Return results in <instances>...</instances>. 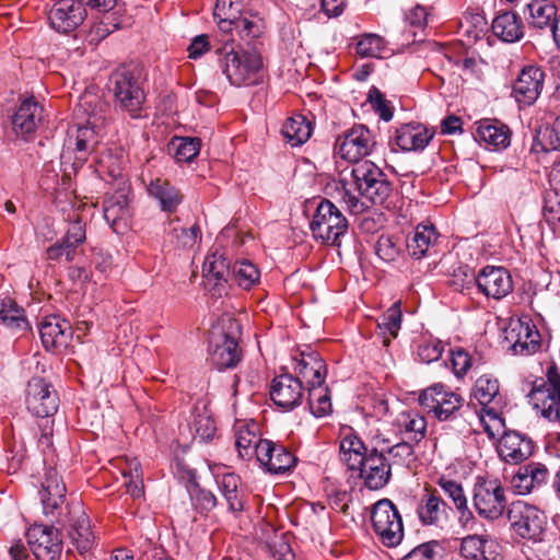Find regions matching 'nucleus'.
Listing matches in <instances>:
<instances>
[{"label": "nucleus", "instance_id": "79ce46f5", "mask_svg": "<svg viewBox=\"0 0 560 560\" xmlns=\"http://www.w3.org/2000/svg\"><path fill=\"white\" fill-rule=\"evenodd\" d=\"M219 487L231 512L238 513L245 509L247 495L236 475L226 474L222 476Z\"/></svg>", "mask_w": 560, "mask_h": 560}, {"label": "nucleus", "instance_id": "2eb2a0df", "mask_svg": "<svg viewBox=\"0 0 560 560\" xmlns=\"http://www.w3.org/2000/svg\"><path fill=\"white\" fill-rule=\"evenodd\" d=\"M26 406L36 417L47 419L58 410L59 397L50 383L42 377H33L27 384Z\"/></svg>", "mask_w": 560, "mask_h": 560}, {"label": "nucleus", "instance_id": "6e6552de", "mask_svg": "<svg viewBox=\"0 0 560 560\" xmlns=\"http://www.w3.org/2000/svg\"><path fill=\"white\" fill-rule=\"evenodd\" d=\"M371 521L383 545L389 548L399 545L404 526L399 512L390 500L382 499L374 504Z\"/></svg>", "mask_w": 560, "mask_h": 560}, {"label": "nucleus", "instance_id": "4d7b16f0", "mask_svg": "<svg viewBox=\"0 0 560 560\" xmlns=\"http://www.w3.org/2000/svg\"><path fill=\"white\" fill-rule=\"evenodd\" d=\"M488 22L480 13L465 14L460 21V28L467 34L469 38L479 39L486 33Z\"/></svg>", "mask_w": 560, "mask_h": 560}, {"label": "nucleus", "instance_id": "e433bc0d", "mask_svg": "<svg viewBox=\"0 0 560 560\" xmlns=\"http://www.w3.org/2000/svg\"><path fill=\"white\" fill-rule=\"evenodd\" d=\"M557 12V0H530L524 11L528 25L535 28L550 27Z\"/></svg>", "mask_w": 560, "mask_h": 560}, {"label": "nucleus", "instance_id": "473e14b6", "mask_svg": "<svg viewBox=\"0 0 560 560\" xmlns=\"http://www.w3.org/2000/svg\"><path fill=\"white\" fill-rule=\"evenodd\" d=\"M438 240L439 233L433 224L420 223L406 241L407 252L411 257L421 259L430 255V250L436 245Z\"/></svg>", "mask_w": 560, "mask_h": 560}, {"label": "nucleus", "instance_id": "4be33fe9", "mask_svg": "<svg viewBox=\"0 0 560 560\" xmlns=\"http://www.w3.org/2000/svg\"><path fill=\"white\" fill-rule=\"evenodd\" d=\"M497 451L502 460L518 464L526 460L534 452V442L518 431H506L500 438Z\"/></svg>", "mask_w": 560, "mask_h": 560}, {"label": "nucleus", "instance_id": "8fccbe9b", "mask_svg": "<svg viewBox=\"0 0 560 560\" xmlns=\"http://www.w3.org/2000/svg\"><path fill=\"white\" fill-rule=\"evenodd\" d=\"M191 429L195 431L196 438L198 436L201 441H209L214 436L217 428L212 415L206 406L195 408Z\"/></svg>", "mask_w": 560, "mask_h": 560}, {"label": "nucleus", "instance_id": "f3484780", "mask_svg": "<svg viewBox=\"0 0 560 560\" xmlns=\"http://www.w3.org/2000/svg\"><path fill=\"white\" fill-rule=\"evenodd\" d=\"M474 280L481 293L494 300L505 298L514 288L511 273L503 267L487 266Z\"/></svg>", "mask_w": 560, "mask_h": 560}, {"label": "nucleus", "instance_id": "c9c22d12", "mask_svg": "<svg viewBox=\"0 0 560 560\" xmlns=\"http://www.w3.org/2000/svg\"><path fill=\"white\" fill-rule=\"evenodd\" d=\"M476 138L495 150L505 149L511 142V130L497 119H483L478 122Z\"/></svg>", "mask_w": 560, "mask_h": 560}, {"label": "nucleus", "instance_id": "4c0bfd02", "mask_svg": "<svg viewBox=\"0 0 560 560\" xmlns=\"http://www.w3.org/2000/svg\"><path fill=\"white\" fill-rule=\"evenodd\" d=\"M368 455L364 443L351 429L343 433L340 441V458L349 469L360 468Z\"/></svg>", "mask_w": 560, "mask_h": 560}, {"label": "nucleus", "instance_id": "338daca9", "mask_svg": "<svg viewBox=\"0 0 560 560\" xmlns=\"http://www.w3.org/2000/svg\"><path fill=\"white\" fill-rule=\"evenodd\" d=\"M388 454L392 458L396 459L397 464H406L413 456V446L411 441H404L393 445L388 450Z\"/></svg>", "mask_w": 560, "mask_h": 560}, {"label": "nucleus", "instance_id": "dca6fc26", "mask_svg": "<svg viewBox=\"0 0 560 560\" xmlns=\"http://www.w3.org/2000/svg\"><path fill=\"white\" fill-rule=\"evenodd\" d=\"M66 491V485L58 471L55 468L47 469L40 491V500L44 514L50 516L51 521L58 524L65 523L60 518L63 509L69 510L68 505L63 506Z\"/></svg>", "mask_w": 560, "mask_h": 560}, {"label": "nucleus", "instance_id": "09e8293b", "mask_svg": "<svg viewBox=\"0 0 560 560\" xmlns=\"http://www.w3.org/2000/svg\"><path fill=\"white\" fill-rule=\"evenodd\" d=\"M499 382L497 378L489 374H483L477 378L472 396L479 405L487 407L490 404L498 405L499 398Z\"/></svg>", "mask_w": 560, "mask_h": 560}, {"label": "nucleus", "instance_id": "4468645a", "mask_svg": "<svg viewBox=\"0 0 560 560\" xmlns=\"http://www.w3.org/2000/svg\"><path fill=\"white\" fill-rule=\"evenodd\" d=\"M548 383L535 387L529 399L535 409L539 410L550 421L560 420V373L556 366L547 372Z\"/></svg>", "mask_w": 560, "mask_h": 560}, {"label": "nucleus", "instance_id": "de8ad7c7", "mask_svg": "<svg viewBox=\"0 0 560 560\" xmlns=\"http://www.w3.org/2000/svg\"><path fill=\"white\" fill-rule=\"evenodd\" d=\"M0 322L12 330H27L28 328L24 310L10 298H5L1 302Z\"/></svg>", "mask_w": 560, "mask_h": 560}, {"label": "nucleus", "instance_id": "5701e85b", "mask_svg": "<svg viewBox=\"0 0 560 560\" xmlns=\"http://www.w3.org/2000/svg\"><path fill=\"white\" fill-rule=\"evenodd\" d=\"M545 81L544 71L534 66L525 67L513 84V96L516 102L532 105L540 95Z\"/></svg>", "mask_w": 560, "mask_h": 560}, {"label": "nucleus", "instance_id": "680f3d73", "mask_svg": "<svg viewBox=\"0 0 560 560\" xmlns=\"http://www.w3.org/2000/svg\"><path fill=\"white\" fill-rule=\"evenodd\" d=\"M375 250L381 259L393 261L398 257L400 248L390 236L382 235L376 243Z\"/></svg>", "mask_w": 560, "mask_h": 560}, {"label": "nucleus", "instance_id": "39448f33", "mask_svg": "<svg viewBox=\"0 0 560 560\" xmlns=\"http://www.w3.org/2000/svg\"><path fill=\"white\" fill-rule=\"evenodd\" d=\"M375 145L374 133L365 125L359 124L337 137L335 154L357 165L373 152Z\"/></svg>", "mask_w": 560, "mask_h": 560}, {"label": "nucleus", "instance_id": "c756f323", "mask_svg": "<svg viewBox=\"0 0 560 560\" xmlns=\"http://www.w3.org/2000/svg\"><path fill=\"white\" fill-rule=\"evenodd\" d=\"M43 110V106L34 97L25 98L12 117L13 131L27 139L42 121Z\"/></svg>", "mask_w": 560, "mask_h": 560}, {"label": "nucleus", "instance_id": "f03ea898", "mask_svg": "<svg viewBox=\"0 0 560 560\" xmlns=\"http://www.w3.org/2000/svg\"><path fill=\"white\" fill-rule=\"evenodd\" d=\"M218 67L235 86L254 85L264 79L262 57L256 49H235L233 40H225L214 50Z\"/></svg>", "mask_w": 560, "mask_h": 560}, {"label": "nucleus", "instance_id": "5fc2aeb1", "mask_svg": "<svg viewBox=\"0 0 560 560\" xmlns=\"http://www.w3.org/2000/svg\"><path fill=\"white\" fill-rule=\"evenodd\" d=\"M177 162H191L199 153L201 142L198 138H175L172 141Z\"/></svg>", "mask_w": 560, "mask_h": 560}, {"label": "nucleus", "instance_id": "0e129e2a", "mask_svg": "<svg viewBox=\"0 0 560 560\" xmlns=\"http://www.w3.org/2000/svg\"><path fill=\"white\" fill-rule=\"evenodd\" d=\"M191 501L196 510L199 512H209L217 505V499L208 490L195 489L191 493Z\"/></svg>", "mask_w": 560, "mask_h": 560}, {"label": "nucleus", "instance_id": "f704fd0d", "mask_svg": "<svg viewBox=\"0 0 560 560\" xmlns=\"http://www.w3.org/2000/svg\"><path fill=\"white\" fill-rule=\"evenodd\" d=\"M434 132L421 124H406L397 129L395 141L402 151L423 150Z\"/></svg>", "mask_w": 560, "mask_h": 560}, {"label": "nucleus", "instance_id": "f257e3e1", "mask_svg": "<svg viewBox=\"0 0 560 560\" xmlns=\"http://www.w3.org/2000/svg\"><path fill=\"white\" fill-rule=\"evenodd\" d=\"M337 189L346 209L357 215L369 209L368 202L384 203L393 191V185L382 168L365 160L352 166L349 177L340 178Z\"/></svg>", "mask_w": 560, "mask_h": 560}, {"label": "nucleus", "instance_id": "7ed1b4c3", "mask_svg": "<svg viewBox=\"0 0 560 560\" xmlns=\"http://www.w3.org/2000/svg\"><path fill=\"white\" fill-rule=\"evenodd\" d=\"M100 120L101 117L90 115L85 125L75 129V136L69 135L60 155L65 177L70 178L72 174H77L95 149L98 143L96 128Z\"/></svg>", "mask_w": 560, "mask_h": 560}, {"label": "nucleus", "instance_id": "ddd939ff", "mask_svg": "<svg viewBox=\"0 0 560 560\" xmlns=\"http://www.w3.org/2000/svg\"><path fill=\"white\" fill-rule=\"evenodd\" d=\"M27 544L37 560H59L62 537L52 525L34 524L26 532Z\"/></svg>", "mask_w": 560, "mask_h": 560}, {"label": "nucleus", "instance_id": "c03bdc74", "mask_svg": "<svg viewBox=\"0 0 560 560\" xmlns=\"http://www.w3.org/2000/svg\"><path fill=\"white\" fill-rule=\"evenodd\" d=\"M401 324L399 303H394L377 320L376 334L383 338V345L388 347L392 338H396Z\"/></svg>", "mask_w": 560, "mask_h": 560}, {"label": "nucleus", "instance_id": "13d9d810", "mask_svg": "<svg viewBox=\"0 0 560 560\" xmlns=\"http://www.w3.org/2000/svg\"><path fill=\"white\" fill-rule=\"evenodd\" d=\"M368 101L383 120L389 121L393 118V106L378 89L372 88L369 91Z\"/></svg>", "mask_w": 560, "mask_h": 560}, {"label": "nucleus", "instance_id": "58836bf2", "mask_svg": "<svg viewBox=\"0 0 560 560\" xmlns=\"http://www.w3.org/2000/svg\"><path fill=\"white\" fill-rule=\"evenodd\" d=\"M493 34L503 42L515 43L524 35V26L520 16L514 12H503L492 21Z\"/></svg>", "mask_w": 560, "mask_h": 560}, {"label": "nucleus", "instance_id": "69168bd1", "mask_svg": "<svg viewBox=\"0 0 560 560\" xmlns=\"http://www.w3.org/2000/svg\"><path fill=\"white\" fill-rule=\"evenodd\" d=\"M174 237L177 241V244L184 248H190L192 247L197 238L200 237V229L197 224L191 225L188 229L180 228L173 230Z\"/></svg>", "mask_w": 560, "mask_h": 560}, {"label": "nucleus", "instance_id": "423d86ee", "mask_svg": "<svg viewBox=\"0 0 560 560\" xmlns=\"http://www.w3.org/2000/svg\"><path fill=\"white\" fill-rule=\"evenodd\" d=\"M240 326L236 320L229 319L228 329L215 328L210 336V355L218 369L234 368L242 359L238 347Z\"/></svg>", "mask_w": 560, "mask_h": 560}, {"label": "nucleus", "instance_id": "6e6d98bb", "mask_svg": "<svg viewBox=\"0 0 560 560\" xmlns=\"http://www.w3.org/2000/svg\"><path fill=\"white\" fill-rule=\"evenodd\" d=\"M233 30L237 32L240 37L248 44L258 38L262 34V22L256 16L240 18L234 24Z\"/></svg>", "mask_w": 560, "mask_h": 560}, {"label": "nucleus", "instance_id": "c85d7f7f", "mask_svg": "<svg viewBox=\"0 0 560 560\" xmlns=\"http://www.w3.org/2000/svg\"><path fill=\"white\" fill-rule=\"evenodd\" d=\"M448 511L450 508L436 490L424 489L417 506V514L423 525L442 526L448 520Z\"/></svg>", "mask_w": 560, "mask_h": 560}, {"label": "nucleus", "instance_id": "cd10ccee", "mask_svg": "<svg viewBox=\"0 0 560 560\" xmlns=\"http://www.w3.org/2000/svg\"><path fill=\"white\" fill-rule=\"evenodd\" d=\"M549 470L541 463H528L521 466L511 479V487L516 494L525 495L547 482Z\"/></svg>", "mask_w": 560, "mask_h": 560}, {"label": "nucleus", "instance_id": "7c9ffc66", "mask_svg": "<svg viewBox=\"0 0 560 560\" xmlns=\"http://www.w3.org/2000/svg\"><path fill=\"white\" fill-rule=\"evenodd\" d=\"M147 191L159 203L161 210L168 213L175 212L184 198L175 185L162 177L150 179Z\"/></svg>", "mask_w": 560, "mask_h": 560}, {"label": "nucleus", "instance_id": "052dcab7", "mask_svg": "<svg viewBox=\"0 0 560 560\" xmlns=\"http://www.w3.org/2000/svg\"><path fill=\"white\" fill-rule=\"evenodd\" d=\"M541 148L546 153L560 150V115L552 128H546L541 133Z\"/></svg>", "mask_w": 560, "mask_h": 560}, {"label": "nucleus", "instance_id": "3c124183", "mask_svg": "<svg viewBox=\"0 0 560 560\" xmlns=\"http://www.w3.org/2000/svg\"><path fill=\"white\" fill-rule=\"evenodd\" d=\"M260 273L258 268L248 260L236 261L231 270V278L238 287L250 289L258 280Z\"/></svg>", "mask_w": 560, "mask_h": 560}, {"label": "nucleus", "instance_id": "2f4dec72", "mask_svg": "<svg viewBox=\"0 0 560 560\" xmlns=\"http://www.w3.org/2000/svg\"><path fill=\"white\" fill-rule=\"evenodd\" d=\"M296 364L294 368L298 377L305 381L308 387L324 385L326 377V364L316 352H301L299 358H294Z\"/></svg>", "mask_w": 560, "mask_h": 560}, {"label": "nucleus", "instance_id": "864d4df0", "mask_svg": "<svg viewBox=\"0 0 560 560\" xmlns=\"http://www.w3.org/2000/svg\"><path fill=\"white\" fill-rule=\"evenodd\" d=\"M355 50L363 58H383L385 42L376 34H365L357 43Z\"/></svg>", "mask_w": 560, "mask_h": 560}, {"label": "nucleus", "instance_id": "bb28decb", "mask_svg": "<svg viewBox=\"0 0 560 560\" xmlns=\"http://www.w3.org/2000/svg\"><path fill=\"white\" fill-rule=\"evenodd\" d=\"M42 343L47 350H59L68 346L71 337V325L57 315H49L39 324Z\"/></svg>", "mask_w": 560, "mask_h": 560}, {"label": "nucleus", "instance_id": "0eeeda50", "mask_svg": "<svg viewBox=\"0 0 560 560\" xmlns=\"http://www.w3.org/2000/svg\"><path fill=\"white\" fill-rule=\"evenodd\" d=\"M504 341L516 355H533L541 348V335L528 316L511 318L504 329Z\"/></svg>", "mask_w": 560, "mask_h": 560}, {"label": "nucleus", "instance_id": "bf43d9fd", "mask_svg": "<svg viewBox=\"0 0 560 560\" xmlns=\"http://www.w3.org/2000/svg\"><path fill=\"white\" fill-rule=\"evenodd\" d=\"M444 351V346L438 339L423 340L418 346V357L424 363L438 361Z\"/></svg>", "mask_w": 560, "mask_h": 560}, {"label": "nucleus", "instance_id": "e2e57ef3", "mask_svg": "<svg viewBox=\"0 0 560 560\" xmlns=\"http://www.w3.org/2000/svg\"><path fill=\"white\" fill-rule=\"evenodd\" d=\"M62 241L71 245V249L75 252L77 246L85 241V224L80 219H75L70 223Z\"/></svg>", "mask_w": 560, "mask_h": 560}, {"label": "nucleus", "instance_id": "49530a36", "mask_svg": "<svg viewBox=\"0 0 560 560\" xmlns=\"http://www.w3.org/2000/svg\"><path fill=\"white\" fill-rule=\"evenodd\" d=\"M439 487L443 492L453 501L456 510L459 513L460 522H468L472 518V513L468 509L467 498L465 495L463 486L454 480L441 477L438 481Z\"/></svg>", "mask_w": 560, "mask_h": 560}, {"label": "nucleus", "instance_id": "b1692460", "mask_svg": "<svg viewBox=\"0 0 560 560\" xmlns=\"http://www.w3.org/2000/svg\"><path fill=\"white\" fill-rule=\"evenodd\" d=\"M230 262L223 253L215 250L206 257L202 268L205 285L213 295H222L225 292V283L231 278Z\"/></svg>", "mask_w": 560, "mask_h": 560}, {"label": "nucleus", "instance_id": "6ab92c4d", "mask_svg": "<svg viewBox=\"0 0 560 560\" xmlns=\"http://www.w3.org/2000/svg\"><path fill=\"white\" fill-rule=\"evenodd\" d=\"M60 518L65 522L60 524L61 526L69 524V537L78 551L84 553L90 550L94 541V536L91 530L90 521L81 504H72L67 514L62 513Z\"/></svg>", "mask_w": 560, "mask_h": 560}, {"label": "nucleus", "instance_id": "9d476101", "mask_svg": "<svg viewBox=\"0 0 560 560\" xmlns=\"http://www.w3.org/2000/svg\"><path fill=\"white\" fill-rule=\"evenodd\" d=\"M116 103L132 118L141 116L144 93L135 74L127 69L117 70L110 78Z\"/></svg>", "mask_w": 560, "mask_h": 560}, {"label": "nucleus", "instance_id": "774afa93", "mask_svg": "<svg viewBox=\"0 0 560 560\" xmlns=\"http://www.w3.org/2000/svg\"><path fill=\"white\" fill-rule=\"evenodd\" d=\"M436 542H425L413 548L406 560H432L435 555Z\"/></svg>", "mask_w": 560, "mask_h": 560}, {"label": "nucleus", "instance_id": "37998d69", "mask_svg": "<svg viewBox=\"0 0 560 560\" xmlns=\"http://www.w3.org/2000/svg\"><path fill=\"white\" fill-rule=\"evenodd\" d=\"M244 0H217L213 15L219 28L224 33L233 31V24L240 19Z\"/></svg>", "mask_w": 560, "mask_h": 560}, {"label": "nucleus", "instance_id": "393cba45", "mask_svg": "<svg viewBox=\"0 0 560 560\" xmlns=\"http://www.w3.org/2000/svg\"><path fill=\"white\" fill-rule=\"evenodd\" d=\"M259 464L271 474H283L294 467L296 457L281 444L270 440L262 442L258 447Z\"/></svg>", "mask_w": 560, "mask_h": 560}, {"label": "nucleus", "instance_id": "a878e982", "mask_svg": "<svg viewBox=\"0 0 560 560\" xmlns=\"http://www.w3.org/2000/svg\"><path fill=\"white\" fill-rule=\"evenodd\" d=\"M498 547L489 535H467L460 539L459 555L466 560H502Z\"/></svg>", "mask_w": 560, "mask_h": 560}, {"label": "nucleus", "instance_id": "1a4fd4ad", "mask_svg": "<svg viewBox=\"0 0 560 560\" xmlns=\"http://www.w3.org/2000/svg\"><path fill=\"white\" fill-rule=\"evenodd\" d=\"M419 402L428 415H432L439 421H448L462 408L464 399L445 385L438 383L420 394Z\"/></svg>", "mask_w": 560, "mask_h": 560}, {"label": "nucleus", "instance_id": "a211bd4d", "mask_svg": "<svg viewBox=\"0 0 560 560\" xmlns=\"http://www.w3.org/2000/svg\"><path fill=\"white\" fill-rule=\"evenodd\" d=\"M269 394L275 405L288 411L301 405L304 398V387L299 377L281 374L272 380Z\"/></svg>", "mask_w": 560, "mask_h": 560}, {"label": "nucleus", "instance_id": "603ef678", "mask_svg": "<svg viewBox=\"0 0 560 560\" xmlns=\"http://www.w3.org/2000/svg\"><path fill=\"white\" fill-rule=\"evenodd\" d=\"M308 406L311 412L316 417L327 416L331 411V401L328 388L323 385L308 387Z\"/></svg>", "mask_w": 560, "mask_h": 560}, {"label": "nucleus", "instance_id": "aec40b11", "mask_svg": "<svg viewBox=\"0 0 560 560\" xmlns=\"http://www.w3.org/2000/svg\"><path fill=\"white\" fill-rule=\"evenodd\" d=\"M85 9L79 0H59L49 11V22L59 33H70L85 19Z\"/></svg>", "mask_w": 560, "mask_h": 560}, {"label": "nucleus", "instance_id": "a19ab883", "mask_svg": "<svg viewBox=\"0 0 560 560\" xmlns=\"http://www.w3.org/2000/svg\"><path fill=\"white\" fill-rule=\"evenodd\" d=\"M267 440L260 439L256 423L240 424L235 433V446L240 457L250 459L258 458V447Z\"/></svg>", "mask_w": 560, "mask_h": 560}, {"label": "nucleus", "instance_id": "a18cd8bd", "mask_svg": "<svg viewBox=\"0 0 560 560\" xmlns=\"http://www.w3.org/2000/svg\"><path fill=\"white\" fill-rule=\"evenodd\" d=\"M312 124L303 115H295L285 120L282 133L287 141L293 147L306 142L312 135Z\"/></svg>", "mask_w": 560, "mask_h": 560}, {"label": "nucleus", "instance_id": "20e7f679", "mask_svg": "<svg viewBox=\"0 0 560 560\" xmlns=\"http://www.w3.org/2000/svg\"><path fill=\"white\" fill-rule=\"evenodd\" d=\"M310 226L315 238L339 247L349 224L342 212L330 200L322 199L316 205Z\"/></svg>", "mask_w": 560, "mask_h": 560}, {"label": "nucleus", "instance_id": "72a5a7b5", "mask_svg": "<svg viewBox=\"0 0 560 560\" xmlns=\"http://www.w3.org/2000/svg\"><path fill=\"white\" fill-rule=\"evenodd\" d=\"M128 205V197L122 191L106 197L103 202L104 219L117 233L122 232L127 228L130 215Z\"/></svg>", "mask_w": 560, "mask_h": 560}, {"label": "nucleus", "instance_id": "9b49d317", "mask_svg": "<svg viewBox=\"0 0 560 560\" xmlns=\"http://www.w3.org/2000/svg\"><path fill=\"white\" fill-rule=\"evenodd\" d=\"M509 518L518 536L534 541L541 540L546 526V515L539 509L517 501L513 503L509 511Z\"/></svg>", "mask_w": 560, "mask_h": 560}, {"label": "nucleus", "instance_id": "f8f14e48", "mask_svg": "<svg viewBox=\"0 0 560 560\" xmlns=\"http://www.w3.org/2000/svg\"><path fill=\"white\" fill-rule=\"evenodd\" d=\"M472 500L477 513L487 520H497L506 506L504 488L498 479L477 482Z\"/></svg>", "mask_w": 560, "mask_h": 560}, {"label": "nucleus", "instance_id": "412c9836", "mask_svg": "<svg viewBox=\"0 0 560 560\" xmlns=\"http://www.w3.org/2000/svg\"><path fill=\"white\" fill-rule=\"evenodd\" d=\"M354 470L360 471L364 486L370 490L384 488L392 476L390 464L385 455L382 452L378 453L375 448L371 451L362 466Z\"/></svg>", "mask_w": 560, "mask_h": 560}, {"label": "nucleus", "instance_id": "ea45409f", "mask_svg": "<svg viewBox=\"0 0 560 560\" xmlns=\"http://www.w3.org/2000/svg\"><path fill=\"white\" fill-rule=\"evenodd\" d=\"M393 425L408 441L419 443L425 436L427 420L417 412H400L394 420Z\"/></svg>", "mask_w": 560, "mask_h": 560}]
</instances>
